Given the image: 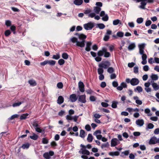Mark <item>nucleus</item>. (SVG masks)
<instances>
[{"label": "nucleus", "instance_id": "obj_53", "mask_svg": "<svg viewBox=\"0 0 159 159\" xmlns=\"http://www.w3.org/2000/svg\"><path fill=\"white\" fill-rule=\"evenodd\" d=\"M5 25L7 26H10L11 25V22L10 20H7L5 22Z\"/></svg>", "mask_w": 159, "mask_h": 159}, {"label": "nucleus", "instance_id": "obj_31", "mask_svg": "<svg viewBox=\"0 0 159 159\" xmlns=\"http://www.w3.org/2000/svg\"><path fill=\"white\" fill-rule=\"evenodd\" d=\"M38 123L39 122L37 120H35L32 122V124L34 127L37 128L39 126Z\"/></svg>", "mask_w": 159, "mask_h": 159}, {"label": "nucleus", "instance_id": "obj_6", "mask_svg": "<svg viewBox=\"0 0 159 159\" xmlns=\"http://www.w3.org/2000/svg\"><path fill=\"white\" fill-rule=\"evenodd\" d=\"M92 44V43L90 41H88L86 43V47L85 48L86 51L89 52L91 50Z\"/></svg>", "mask_w": 159, "mask_h": 159}, {"label": "nucleus", "instance_id": "obj_57", "mask_svg": "<svg viewBox=\"0 0 159 159\" xmlns=\"http://www.w3.org/2000/svg\"><path fill=\"white\" fill-rule=\"evenodd\" d=\"M134 72L135 73H137L139 72V68L138 66H135L134 68Z\"/></svg>", "mask_w": 159, "mask_h": 159}, {"label": "nucleus", "instance_id": "obj_10", "mask_svg": "<svg viewBox=\"0 0 159 159\" xmlns=\"http://www.w3.org/2000/svg\"><path fill=\"white\" fill-rule=\"evenodd\" d=\"M79 90L81 92H83L84 91V85L83 82L80 81L79 82Z\"/></svg>", "mask_w": 159, "mask_h": 159}, {"label": "nucleus", "instance_id": "obj_21", "mask_svg": "<svg viewBox=\"0 0 159 159\" xmlns=\"http://www.w3.org/2000/svg\"><path fill=\"white\" fill-rule=\"evenodd\" d=\"M30 138L34 140H37L39 138V136L34 133H33V135L30 136Z\"/></svg>", "mask_w": 159, "mask_h": 159}, {"label": "nucleus", "instance_id": "obj_25", "mask_svg": "<svg viewBox=\"0 0 159 159\" xmlns=\"http://www.w3.org/2000/svg\"><path fill=\"white\" fill-rule=\"evenodd\" d=\"M147 3L145 1H142L141 2V5L139 7L142 9H145V6L147 4Z\"/></svg>", "mask_w": 159, "mask_h": 159}, {"label": "nucleus", "instance_id": "obj_36", "mask_svg": "<svg viewBox=\"0 0 159 159\" xmlns=\"http://www.w3.org/2000/svg\"><path fill=\"white\" fill-rule=\"evenodd\" d=\"M69 55L66 53L64 52L62 54V57L65 59H67L68 58Z\"/></svg>", "mask_w": 159, "mask_h": 159}, {"label": "nucleus", "instance_id": "obj_51", "mask_svg": "<svg viewBox=\"0 0 159 159\" xmlns=\"http://www.w3.org/2000/svg\"><path fill=\"white\" fill-rule=\"evenodd\" d=\"M143 19L142 17L139 18L137 20V22L139 24H141L143 22Z\"/></svg>", "mask_w": 159, "mask_h": 159}, {"label": "nucleus", "instance_id": "obj_41", "mask_svg": "<svg viewBox=\"0 0 159 159\" xmlns=\"http://www.w3.org/2000/svg\"><path fill=\"white\" fill-rule=\"evenodd\" d=\"M52 58L55 60H58L60 58V55L58 53L57 55H54L53 56Z\"/></svg>", "mask_w": 159, "mask_h": 159}, {"label": "nucleus", "instance_id": "obj_34", "mask_svg": "<svg viewBox=\"0 0 159 159\" xmlns=\"http://www.w3.org/2000/svg\"><path fill=\"white\" fill-rule=\"evenodd\" d=\"M137 2H142V1H147L149 3H153L154 2V0H136Z\"/></svg>", "mask_w": 159, "mask_h": 159}, {"label": "nucleus", "instance_id": "obj_19", "mask_svg": "<svg viewBox=\"0 0 159 159\" xmlns=\"http://www.w3.org/2000/svg\"><path fill=\"white\" fill-rule=\"evenodd\" d=\"M93 138L92 135L91 134H89L88 135V137L87 138V140L89 143L92 142L93 140Z\"/></svg>", "mask_w": 159, "mask_h": 159}, {"label": "nucleus", "instance_id": "obj_43", "mask_svg": "<svg viewBox=\"0 0 159 159\" xmlns=\"http://www.w3.org/2000/svg\"><path fill=\"white\" fill-rule=\"evenodd\" d=\"M35 130L37 132H38L41 133L42 132H44V130H42V129H41L39 127H37L35 128Z\"/></svg>", "mask_w": 159, "mask_h": 159}, {"label": "nucleus", "instance_id": "obj_20", "mask_svg": "<svg viewBox=\"0 0 159 159\" xmlns=\"http://www.w3.org/2000/svg\"><path fill=\"white\" fill-rule=\"evenodd\" d=\"M83 2V0H75L74 1V4L76 5H80Z\"/></svg>", "mask_w": 159, "mask_h": 159}, {"label": "nucleus", "instance_id": "obj_38", "mask_svg": "<svg viewBox=\"0 0 159 159\" xmlns=\"http://www.w3.org/2000/svg\"><path fill=\"white\" fill-rule=\"evenodd\" d=\"M151 78L152 80H156L158 79V76L157 75L153 74L151 75Z\"/></svg>", "mask_w": 159, "mask_h": 159}, {"label": "nucleus", "instance_id": "obj_17", "mask_svg": "<svg viewBox=\"0 0 159 159\" xmlns=\"http://www.w3.org/2000/svg\"><path fill=\"white\" fill-rule=\"evenodd\" d=\"M117 139L116 138L113 139L111 140V146L113 147L117 145L116 140Z\"/></svg>", "mask_w": 159, "mask_h": 159}, {"label": "nucleus", "instance_id": "obj_26", "mask_svg": "<svg viewBox=\"0 0 159 159\" xmlns=\"http://www.w3.org/2000/svg\"><path fill=\"white\" fill-rule=\"evenodd\" d=\"M29 116L28 113L24 114L20 116V119L21 120H24L27 118V117Z\"/></svg>", "mask_w": 159, "mask_h": 159}, {"label": "nucleus", "instance_id": "obj_59", "mask_svg": "<svg viewBox=\"0 0 159 159\" xmlns=\"http://www.w3.org/2000/svg\"><path fill=\"white\" fill-rule=\"evenodd\" d=\"M89 99L90 101L94 102L96 101V99L95 97L93 96H91L90 97Z\"/></svg>", "mask_w": 159, "mask_h": 159}, {"label": "nucleus", "instance_id": "obj_61", "mask_svg": "<svg viewBox=\"0 0 159 159\" xmlns=\"http://www.w3.org/2000/svg\"><path fill=\"white\" fill-rule=\"evenodd\" d=\"M152 23V21L150 20H148L145 23V25L146 26H149L151 25Z\"/></svg>", "mask_w": 159, "mask_h": 159}, {"label": "nucleus", "instance_id": "obj_56", "mask_svg": "<svg viewBox=\"0 0 159 159\" xmlns=\"http://www.w3.org/2000/svg\"><path fill=\"white\" fill-rule=\"evenodd\" d=\"M10 29L11 31H13L14 34L15 33V30H16V27L15 26L13 25L11 26L10 27Z\"/></svg>", "mask_w": 159, "mask_h": 159}, {"label": "nucleus", "instance_id": "obj_40", "mask_svg": "<svg viewBox=\"0 0 159 159\" xmlns=\"http://www.w3.org/2000/svg\"><path fill=\"white\" fill-rule=\"evenodd\" d=\"M107 71L109 73L111 74L114 72V70L112 67H110L108 68Z\"/></svg>", "mask_w": 159, "mask_h": 159}, {"label": "nucleus", "instance_id": "obj_49", "mask_svg": "<svg viewBox=\"0 0 159 159\" xmlns=\"http://www.w3.org/2000/svg\"><path fill=\"white\" fill-rule=\"evenodd\" d=\"M117 36L119 37H122L124 36V33L122 32H118L117 33Z\"/></svg>", "mask_w": 159, "mask_h": 159}, {"label": "nucleus", "instance_id": "obj_7", "mask_svg": "<svg viewBox=\"0 0 159 159\" xmlns=\"http://www.w3.org/2000/svg\"><path fill=\"white\" fill-rule=\"evenodd\" d=\"M79 101L82 103H84L86 102V95L85 94L79 96L78 98Z\"/></svg>", "mask_w": 159, "mask_h": 159}, {"label": "nucleus", "instance_id": "obj_33", "mask_svg": "<svg viewBox=\"0 0 159 159\" xmlns=\"http://www.w3.org/2000/svg\"><path fill=\"white\" fill-rule=\"evenodd\" d=\"M48 64L50 66L54 65L56 63V61H55L52 60H48Z\"/></svg>", "mask_w": 159, "mask_h": 159}, {"label": "nucleus", "instance_id": "obj_1", "mask_svg": "<svg viewBox=\"0 0 159 159\" xmlns=\"http://www.w3.org/2000/svg\"><path fill=\"white\" fill-rule=\"evenodd\" d=\"M70 41L73 43H76V45L78 47L83 48L85 46L84 41H79L77 38L73 37L70 39Z\"/></svg>", "mask_w": 159, "mask_h": 159}, {"label": "nucleus", "instance_id": "obj_46", "mask_svg": "<svg viewBox=\"0 0 159 159\" xmlns=\"http://www.w3.org/2000/svg\"><path fill=\"white\" fill-rule=\"evenodd\" d=\"M11 34V32L9 30H6L4 33L6 37H8Z\"/></svg>", "mask_w": 159, "mask_h": 159}, {"label": "nucleus", "instance_id": "obj_52", "mask_svg": "<svg viewBox=\"0 0 159 159\" xmlns=\"http://www.w3.org/2000/svg\"><path fill=\"white\" fill-rule=\"evenodd\" d=\"M57 87L59 89H62L63 87V84L61 82H59L57 84Z\"/></svg>", "mask_w": 159, "mask_h": 159}, {"label": "nucleus", "instance_id": "obj_44", "mask_svg": "<svg viewBox=\"0 0 159 159\" xmlns=\"http://www.w3.org/2000/svg\"><path fill=\"white\" fill-rule=\"evenodd\" d=\"M109 146V144L108 142H107L105 143L102 144L101 146L102 148H104L108 147Z\"/></svg>", "mask_w": 159, "mask_h": 159}, {"label": "nucleus", "instance_id": "obj_30", "mask_svg": "<svg viewBox=\"0 0 159 159\" xmlns=\"http://www.w3.org/2000/svg\"><path fill=\"white\" fill-rule=\"evenodd\" d=\"M152 86L154 89L155 90H157L159 89V86L156 83H153L152 84Z\"/></svg>", "mask_w": 159, "mask_h": 159}, {"label": "nucleus", "instance_id": "obj_14", "mask_svg": "<svg viewBox=\"0 0 159 159\" xmlns=\"http://www.w3.org/2000/svg\"><path fill=\"white\" fill-rule=\"evenodd\" d=\"M136 124L140 126H142L144 124V121L143 119H138L136 121Z\"/></svg>", "mask_w": 159, "mask_h": 159}, {"label": "nucleus", "instance_id": "obj_29", "mask_svg": "<svg viewBox=\"0 0 159 159\" xmlns=\"http://www.w3.org/2000/svg\"><path fill=\"white\" fill-rule=\"evenodd\" d=\"M24 102L22 101V102H15L12 104V106L13 107H15L17 106H19L22 103H24Z\"/></svg>", "mask_w": 159, "mask_h": 159}, {"label": "nucleus", "instance_id": "obj_5", "mask_svg": "<svg viewBox=\"0 0 159 159\" xmlns=\"http://www.w3.org/2000/svg\"><path fill=\"white\" fill-rule=\"evenodd\" d=\"M75 35L78 36L80 39L82 40V41H84V44H85V39L87 38L86 35L83 34H80L78 33H75Z\"/></svg>", "mask_w": 159, "mask_h": 159}, {"label": "nucleus", "instance_id": "obj_27", "mask_svg": "<svg viewBox=\"0 0 159 159\" xmlns=\"http://www.w3.org/2000/svg\"><path fill=\"white\" fill-rule=\"evenodd\" d=\"M30 146V144L29 143H24L22 145L21 148H22L23 149H27L29 148Z\"/></svg>", "mask_w": 159, "mask_h": 159}, {"label": "nucleus", "instance_id": "obj_45", "mask_svg": "<svg viewBox=\"0 0 159 159\" xmlns=\"http://www.w3.org/2000/svg\"><path fill=\"white\" fill-rule=\"evenodd\" d=\"M145 44L144 43L139 44L138 46L139 49H144Z\"/></svg>", "mask_w": 159, "mask_h": 159}, {"label": "nucleus", "instance_id": "obj_13", "mask_svg": "<svg viewBox=\"0 0 159 159\" xmlns=\"http://www.w3.org/2000/svg\"><path fill=\"white\" fill-rule=\"evenodd\" d=\"M157 138L155 137H152L150 139L149 142V144H155L156 143H157L156 142V141H157Z\"/></svg>", "mask_w": 159, "mask_h": 159}, {"label": "nucleus", "instance_id": "obj_62", "mask_svg": "<svg viewBox=\"0 0 159 159\" xmlns=\"http://www.w3.org/2000/svg\"><path fill=\"white\" fill-rule=\"evenodd\" d=\"M106 85L107 84L106 82H102L100 84V86L102 88H105L106 86Z\"/></svg>", "mask_w": 159, "mask_h": 159}, {"label": "nucleus", "instance_id": "obj_60", "mask_svg": "<svg viewBox=\"0 0 159 159\" xmlns=\"http://www.w3.org/2000/svg\"><path fill=\"white\" fill-rule=\"evenodd\" d=\"M109 36H108L106 34L104 36L103 38V40L105 41H107L109 39Z\"/></svg>", "mask_w": 159, "mask_h": 159}, {"label": "nucleus", "instance_id": "obj_8", "mask_svg": "<svg viewBox=\"0 0 159 159\" xmlns=\"http://www.w3.org/2000/svg\"><path fill=\"white\" fill-rule=\"evenodd\" d=\"M139 82L138 79L133 78L131 80V84L133 86L139 84Z\"/></svg>", "mask_w": 159, "mask_h": 159}, {"label": "nucleus", "instance_id": "obj_2", "mask_svg": "<svg viewBox=\"0 0 159 159\" xmlns=\"http://www.w3.org/2000/svg\"><path fill=\"white\" fill-rule=\"evenodd\" d=\"M111 65L110 63L108 61H106L102 62L99 65L100 68H104L105 69L107 68Z\"/></svg>", "mask_w": 159, "mask_h": 159}, {"label": "nucleus", "instance_id": "obj_28", "mask_svg": "<svg viewBox=\"0 0 159 159\" xmlns=\"http://www.w3.org/2000/svg\"><path fill=\"white\" fill-rule=\"evenodd\" d=\"M119 24H121V21L119 19L115 20L113 21V24L114 25H116Z\"/></svg>", "mask_w": 159, "mask_h": 159}, {"label": "nucleus", "instance_id": "obj_48", "mask_svg": "<svg viewBox=\"0 0 159 159\" xmlns=\"http://www.w3.org/2000/svg\"><path fill=\"white\" fill-rule=\"evenodd\" d=\"M136 89L139 93L142 92L143 91V89L142 87L140 86H138L136 87V89H134L135 91H136Z\"/></svg>", "mask_w": 159, "mask_h": 159}, {"label": "nucleus", "instance_id": "obj_55", "mask_svg": "<svg viewBox=\"0 0 159 159\" xmlns=\"http://www.w3.org/2000/svg\"><path fill=\"white\" fill-rule=\"evenodd\" d=\"M154 127V125L151 123H149L147 126V127L149 129H152Z\"/></svg>", "mask_w": 159, "mask_h": 159}, {"label": "nucleus", "instance_id": "obj_42", "mask_svg": "<svg viewBox=\"0 0 159 159\" xmlns=\"http://www.w3.org/2000/svg\"><path fill=\"white\" fill-rule=\"evenodd\" d=\"M65 61L62 59H60L58 61V63L60 65H62L64 64Z\"/></svg>", "mask_w": 159, "mask_h": 159}, {"label": "nucleus", "instance_id": "obj_35", "mask_svg": "<svg viewBox=\"0 0 159 159\" xmlns=\"http://www.w3.org/2000/svg\"><path fill=\"white\" fill-rule=\"evenodd\" d=\"M80 147L82 148H87L88 149H90L92 147V146L90 144H88L86 146H85L82 145V144H81L80 145Z\"/></svg>", "mask_w": 159, "mask_h": 159}, {"label": "nucleus", "instance_id": "obj_63", "mask_svg": "<svg viewBox=\"0 0 159 159\" xmlns=\"http://www.w3.org/2000/svg\"><path fill=\"white\" fill-rule=\"evenodd\" d=\"M101 105L103 107H107L109 106V104L108 103L104 102H102L101 103Z\"/></svg>", "mask_w": 159, "mask_h": 159}, {"label": "nucleus", "instance_id": "obj_32", "mask_svg": "<svg viewBox=\"0 0 159 159\" xmlns=\"http://www.w3.org/2000/svg\"><path fill=\"white\" fill-rule=\"evenodd\" d=\"M118 104V102L115 101H113L111 105L112 107L113 108H116L117 107V104Z\"/></svg>", "mask_w": 159, "mask_h": 159}, {"label": "nucleus", "instance_id": "obj_4", "mask_svg": "<svg viewBox=\"0 0 159 159\" xmlns=\"http://www.w3.org/2000/svg\"><path fill=\"white\" fill-rule=\"evenodd\" d=\"M54 155V152L53 151H49V152H46L43 154V157L46 159H50L51 156Z\"/></svg>", "mask_w": 159, "mask_h": 159}, {"label": "nucleus", "instance_id": "obj_58", "mask_svg": "<svg viewBox=\"0 0 159 159\" xmlns=\"http://www.w3.org/2000/svg\"><path fill=\"white\" fill-rule=\"evenodd\" d=\"M85 129L88 131H89L91 129L90 126L89 125H87L85 126Z\"/></svg>", "mask_w": 159, "mask_h": 159}, {"label": "nucleus", "instance_id": "obj_9", "mask_svg": "<svg viewBox=\"0 0 159 159\" xmlns=\"http://www.w3.org/2000/svg\"><path fill=\"white\" fill-rule=\"evenodd\" d=\"M80 150L81 151H80L79 152L80 153H81L83 154H86L87 155H90V152H89L86 149V148H81Z\"/></svg>", "mask_w": 159, "mask_h": 159}, {"label": "nucleus", "instance_id": "obj_16", "mask_svg": "<svg viewBox=\"0 0 159 159\" xmlns=\"http://www.w3.org/2000/svg\"><path fill=\"white\" fill-rule=\"evenodd\" d=\"M28 83L32 86H34L37 85L36 81L33 79L29 80L28 81Z\"/></svg>", "mask_w": 159, "mask_h": 159}, {"label": "nucleus", "instance_id": "obj_3", "mask_svg": "<svg viewBox=\"0 0 159 159\" xmlns=\"http://www.w3.org/2000/svg\"><path fill=\"white\" fill-rule=\"evenodd\" d=\"M94 23L91 22L84 25V28L87 30H91L94 27Z\"/></svg>", "mask_w": 159, "mask_h": 159}, {"label": "nucleus", "instance_id": "obj_22", "mask_svg": "<svg viewBox=\"0 0 159 159\" xmlns=\"http://www.w3.org/2000/svg\"><path fill=\"white\" fill-rule=\"evenodd\" d=\"M85 136V132L83 129H81L80 130V136L82 138H84Z\"/></svg>", "mask_w": 159, "mask_h": 159}, {"label": "nucleus", "instance_id": "obj_54", "mask_svg": "<svg viewBox=\"0 0 159 159\" xmlns=\"http://www.w3.org/2000/svg\"><path fill=\"white\" fill-rule=\"evenodd\" d=\"M42 142L44 144H47L48 143V141L46 138H43L42 139Z\"/></svg>", "mask_w": 159, "mask_h": 159}, {"label": "nucleus", "instance_id": "obj_64", "mask_svg": "<svg viewBox=\"0 0 159 159\" xmlns=\"http://www.w3.org/2000/svg\"><path fill=\"white\" fill-rule=\"evenodd\" d=\"M100 110L106 113H108L110 112V111L109 110L104 108H102L100 109Z\"/></svg>", "mask_w": 159, "mask_h": 159}, {"label": "nucleus", "instance_id": "obj_37", "mask_svg": "<svg viewBox=\"0 0 159 159\" xmlns=\"http://www.w3.org/2000/svg\"><path fill=\"white\" fill-rule=\"evenodd\" d=\"M98 27L100 29H104L105 26V25L102 23L98 24H97Z\"/></svg>", "mask_w": 159, "mask_h": 159}, {"label": "nucleus", "instance_id": "obj_23", "mask_svg": "<svg viewBox=\"0 0 159 159\" xmlns=\"http://www.w3.org/2000/svg\"><path fill=\"white\" fill-rule=\"evenodd\" d=\"M135 44L134 43H132L129 45L128 49L129 50H132L135 48Z\"/></svg>", "mask_w": 159, "mask_h": 159}, {"label": "nucleus", "instance_id": "obj_18", "mask_svg": "<svg viewBox=\"0 0 159 159\" xmlns=\"http://www.w3.org/2000/svg\"><path fill=\"white\" fill-rule=\"evenodd\" d=\"M108 154L112 156H118L119 155V152L118 151L110 152Z\"/></svg>", "mask_w": 159, "mask_h": 159}, {"label": "nucleus", "instance_id": "obj_11", "mask_svg": "<svg viewBox=\"0 0 159 159\" xmlns=\"http://www.w3.org/2000/svg\"><path fill=\"white\" fill-rule=\"evenodd\" d=\"M106 51V48H103L101 50H99L97 53L99 57L102 56L104 54V52Z\"/></svg>", "mask_w": 159, "mask_h": 159}, {"label": "nucleus", "instance_id": "obj_24", "mask_svg": "<svg viewBox=\"0 0 159 159\" xmlns=\"http://www.w3.org/2000/svg\"><path fill=\"white\" fill-rule=\"evenodd\" d=\"M101 8L98 7H95L94 8V11L96 14H99L100 11H101Z\"/></svg>", "mask_w": 159, "mask_h": 159}, {"label": "nucleus", "instance_id": "obj_47", "mask_svg": "<svg viewBox=\"0 0 159 159\" xmlns=\"http://www.w3.org/2000/svg\"><path fill=\"white\" fill-rule=\"evenodd\" d=\"M109 17L106 14L105 16L102 17V20L105 21H107L108 20Z\"/></svg>", "mask_w": 159, "mask_h": 159}, {"label": "nucleus", "instance_id": "obj_15", "mask_svg": "<svg viewBox=\"0 0 159 159\" xmlns=\"http://www.w3.org/2000/svg\"><path fill=\"white\" fill-rule=\"evenodd\" d=\"M64 98L62 96H60L57 99V103L59 104H62L64 102Z\"/></svg>", "mask_w": 159, "mask_h": 159}, {"label": "nucleus", "instance_id": "obj_50", "mask_svg": "<svg viewBox=\"0 0 159 159\" xmlns=\"http://www.w3.org/2000/svg\"><path fill=\"white\" fill-rule=\"evenodd\" d=\"M98 73L99 75L102 74L104 72L102 68H99L98 69Z\"/></svg>", "mask_w": 159, "mask_h": 159}, {"label": "nucleus", "instance_id": "obj_39", "mask_svg": "<svg viewBox=\"0 0 159 159\" xmlns=\"http://www.w3.org/2000/svg\"><path fill=\"white\" fill-rule=\"evenodd\" d=\"M104 57H108L110 56L111 54L110 53L107 52V49L106 48V51L105 52H104Z\"/></svg>", "mask_w": 159, "mask_h": 159}, {"label": "nucleus", "instance_id": "obj_12", "mask_svg": "<svg viewBox=\"0 0 159 159\" xmlns=\"http://www.w3.org/2000/svg\"><path fill=\"white\" fill-rule=\"evenodd\" d=\"M70 99L71 102H74L76 101L77 98L75 94H72L70 96Z\"/></svg>", "mask_w": 159, "mask_h": 159}]
</instances>
